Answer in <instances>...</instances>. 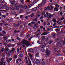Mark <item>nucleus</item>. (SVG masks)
<instances>
[{
    "label": "nucleus",
    "mask_w": 65,
    "mask_h": 65,
    "mask_svg": "<svg viewBox=\"0 0 65 65\" xmlns=\"http://www.w3.org/2000/svg\"><path fill=\"white\" fill-rule=\"evenodd\" d=\"M22 64L21 63H20L19 64H18V65H22Z\"/></svg>",
    "instance_id": "64"
},
{
    "label": "nucleus",
    "mask_w": 65,
    "mask_h": 65,
    "mask_svg": "<svg viewBox=\"0 0 65 65\" xmlns=\"http://www.w3.org/2000/svg\"><path fill=\"white\" fill-rule=\"evenodd\" d=\"M4 11L5 12H6V10H1V11Z\"/></svg>",
    "instance_id": "36"
},
{
    "label": "nucleus",
    "mask_w": 65,
    "mask_h": 65,
    "mask_svg": "<svg viewBox=\"0 0 65 65\" xmlns=\"http://www.w3.org/2000/svg\"><path fill=\"white\" fill-rule=\"evenodd\" d=\"M8 50L9 49L8 48H6V47L5 48V51H8Z\"/></svg>",
    "instance_id": "23"
},
{
    "label": "nucleus",
    "mask_w": 65,
    "mask_h": 65,
    "mask_svg": "<svg viewBox=\"0 0 65 65\" xmlns=\"http://www.w3.org/2000/svg\"><path fill=\"white\" fill-rule=\"evenodd\" d=\"M51 8H50L51 10V9H53L54 8V7H53L52 6H51Z\"/></svg>",
    "instance_id": "50"
},
{
    "label": "nucleus",
    "mask_w": 65,
    "mask_h": 65,
    "mask_svg": "<svg viewBox=\"0 0 65 65\" xmlns=\"http://www.w3.org/2000/svg\"><path fill=\"white\" fill-rule=\"evenodd\" d=\"M17 51L18 52V53L19 52V48L17 49Z\"/></svg>",
    "instance_id": "57"
},
{
    "label": "nucleus",
    "mask_w": 65,
    "mask_h": 65,
    "mask_svg": "<svg viewBox=\"0 0 65 65\" xmlns=\"http://www.w3.org/2000/svg\"><path fill=\"white\" fill-rule=\"evenodd\" d=\"M37 43L40 44H42L43 43L42 42V41L41 40H38L37 42Z\"/></svg>",
    "instance_id": "3"
},
{
    "label": "nucleus",
    "mask_w": 65,
    "mask_h": 65,
    "mask_svg": "<svg viewBox=\"0 0 65 65\" xmlns=\"http://www.w3.org/2000/svg\"><path fill=\"white\" fill-rule=\"evenodd\" d=\"M2 32L3 34H5L6 33L5 32V31H3Z\"/></svg>",
    "instance_id": "51"
},
{
    "label": "nucleus",
    "mask_w": 65,
    "mask_h": 65,
    "mask_svg": "<svg viewBox=\"0 0 65 65\" xmlns=\"http://www.w3.org/2000/svg\"><path fill=\"white\" fill-rule=\"evenodd\" d=\"M15 1H12L11 2V4H14V3H15Z\"/></svg>",
    "instance_id": "19"
},
{
    "label": "nucleus",
    "mask_w": 65,
    "mask_h": 65,
    "mask_svg": "<svg viewBox=\"0 0 65 65\" xmlns=\"http://www.w3.org/2000/svg\"><path fill=\"white\" fill-rule=\"evenodd\" d=\"M9 60H10V61H11V60H12V58H10L9 59Z\"/></svg>",
    "instance_id": "60"
},
{
    "label": "nucleus",
    "mask_w": 65,
    "mask_h": 65,
    "mask_svg": "<svg viewBox=\"0 0 65 65\" xmlns=\"http://www.w3.org/2000/svg\"><path fill=\"white\" fill-rule=\"evenodd\" d=\"M11 9L12 10H14L15 9V8H14V7H10Z\"/></svg>",
    "instance_id": "20"
},
{
    "label": "nucleus",
    "mask_w": 65,
    "mask_h": 65,
    "mask_svg": "<svg viewBox=\"0 0 65 65\" xmlns=\"http://www.w3.org/2000/svg\"><path fill=\"white\" fill-rule=\"evenodd\" d=\"M16 9L17 10H19V5L17 6H16Z\"/></svg>",
    "instance_id": "21"
},
{
    "label": "nucleus",
    "mask_w": 65,
    "mask_h": 65,
    "mask_svg": "<svg viewBox=\"0 0 65 65\" xmlns=\"http://www.w3.org/2000/svg\"><path fill=\"white\" fill-rule=\"evenodd\" d=\"M42 18H43L42 17H40V19H42Z\"/></svg>",
    "instance_id": "54"
},
{
    "label": "nucleus",
    "mask_w": 65,
    "mask_h": 65,
    "mask_svg": "<svg viewBox=\"0 0 65 65\" xmlns=\"http://www.w3.org/2000/svg\"><path fill=\"white\" fill-rule=\"evenodd\" d=\"M36 63H37V64H38V63H40V61L38 60H36Z\"/></svg>",
    "instance_id": "16"
},
{
    "label": "nucleus",
    "mask_w": 65,
    "mask_h": 65,
    "mask_svg": "<svg viewBox=\"0 0 65 65\" xmlns=\"http://www.w3.org/2000/svg\"><path fill=\"white\" fill-rule=\"evenodd\" d=\"M17 55H15L14 56V58L15 59H16V58H17Z\"/></svg>",
    "instance_id": "35"
},
{
    "label": "nucleus",
    "mask_w": 65,
    "mask_h": 65,
    "mask_svg": "<svg viewBox=\"0 0 65 65\" xmlns=\"http://www.w3.org/2000/svg\"><path fill=\"white\" fill-rule=\"evenodd\" d=\"M54 10L55 11H58V9H57V7H55L54 9Z\"/></svg>",
    "instance_id": "13"
},
{
    "label": "nucleus",
    "mask_w": 65,
    "mask_h": 65,
    "mask_svg": "<svg viewBox=\"0 0 65 65\" xmlns=\"http://www.w3.org/2000/svg\"><path fill=\"white\" fill-rule=\"evenodd\" d=\"M58 29H56V32H58Z\"/></svg>",
    "instance_id": "62"
},
{
    "label": "nucleus",
    "mask_w": 65,
    "mask_h": 65,
    "mask_svg": "<svg viewBox=\"0 0 65 65\" xmlns=\"http://www.w3.org/2000/svg\"><path fill=\"white\" fill-rule=\"evenodd\" d=\"M7 46H8V47H10V46L11 45H10V44H8L7 45Z\"/></svg>",
    "instance_id": "42"
},
{
    "label": "nucleus",
    "mask_w": 65,
    "mask_h": 65,
    "mask_svg": "<svg viewBox=\"0 0 65 65\" xmlns=\"http://www.w3.org/2000/svg\"><path fill=\"white\" fill-rule=\"evenodd\" d=\"M15 32H18V33H19L20 32V31L19 30L18 31H17L16 30H15L14 31Z\"/></svg>",
    "instance_id": "37"
},
{
    "label": "nucleus",
    "mask_w": 65,
    "mask_h": 65,
    "mask_svg": "<svg viewBox=\"0 0 65 65\" xmlns=\"http://www.w3.org/2000/svg\"><path fill=\"white\" fill-rule=\"evenodd\" d=\"M41 3L43 4H44L46 3V1H45V0H43Z\"/></svg>",
    "instance_id": "8"
},
{
    "label": "nucleus",
    "mask_w": 65,
    "mask_h": 65,
    "mask_svg": "<svg viewBox=\"0 0 65 65\" xmlns=\"http://www.w3.org/2000/svg\"><path fill=\"white\" fill-rule=\"evenodd\" d=\"M48 34V33L47 32H44L42 34V35H47Z\"/></svg>",
    "instance_id": "14"
},
{
    "label": "nucleus",
    "mask_w": 65,
    "mask_h": 65,
    "mask_svg": "<svg viewBox=\"0 0 65 65\" xmlns=\"http://www.w3.org/2000/svg\"><path fill=\"white\" fill-rule=\"evenodd\" d=\"M29 36H30V35H28L27 36V37H29Z\"/></svg>",
    "instance_id": "56"
},
{
    "label": "nucleus",
    "mask_w": 65,
    "mask_h": 65,
    "mask_svg": "<svg viewBox=\"0 0 65 65\" xmlns=\"http://www.w3.org/2000/svg\"><path fill=\"white\" fill-rule=\"evenodd\" d=\"M41 50L42 52H44L45 50H44V48L43 47H42L41 49Z\"/></svg>",
    "instance_id": "12"
},
{
    "label": "nucleus",
    "mask_w": 65,
    "mask_h": 65,
    "mask_svg": "<svg viewBox=\"0 0 65 65\" xmlns=\"http://www.w3.org/2000/svg\"><path fill=\"white\" fill-rule=\"evenodd\" d=\"M14 50H15V49L14 48H12V50L9 51V54H11V53H13V52L14 51Z\"/></svg>",
    "instance_id": "4"
},
{
    "label": "nucleus",
    "mask_w": 65,
    "mask_h": 65,
    "mask_svg": "<svg viewBox=\"0 0 65 65\" xmlns=\"http://www.w3.org/2000/svg\"><path fill=\"white\" fill-rule=\"evenodd\" d=\"M65 18H64V17H62V18H61L60 20H64V19H65Z\"/></svg>",
    "instance_id": "28"
},
{
    "label": "nucleus",
    "mask_w": 65,
    "mask_h": 65,
    "mask_svg": "<svg viewBox=\"0 0 65 65\" xmlns=\"http://www.w3.org/2000/svg\"><path fill=\"white\" fill-rule=\"evenodd\" d=\"M10 21H12V20H13V19L12 18H10Z\"/></svg>",
    "instance_id": "53"
},
{
    "label": "nucleus",
    "mask_w": 65,
    "mask_h": 65,
    "mask_svg": "<svg viewBox=\"0 0 65 65\" xmlns=\"http://www.w3.org/2000/svg\"><path fill=\"white\" fill-rule=\"evenodd\" d=\"M21 2L23 4L24 3V0H20Z\"/></svg>",
    "instance_id": "32"
},
{
    "label": "nucleus",
    "mask_w": 65,
    "mask_h": 65,
    "mask_svg": "<svg viewBox=\"0 0 65 65\" xmlns=\"http://www.w3.org/2000/svg\"><path fill=\"white\" fill-rule=\"evenodd\" d=\"M23 12V11L22 10H20L19 11V13H21V12Z\"/></svg>",
    "instance_id": "40"
},
{
    "label": "nucleus",
    "mask_w": 65,
    "mask_h": 65,
    "mask_svg": "<svg viewBox=\"0 0 65 65\" xmlns=\"http://www.w3.org/2000/svg\"><path fill=\"white\" fill-rule=\"evenodd\" d=\"M28 55L30 57V58L31 59H32V57H33L32 54H31L30 53H28Z\"/></svg>",
    "instance_id": "15"
},
{
    "label": "nucleus",
    "mask_w": 65,
    "mask_h": 65,
    "mask_svg": "<svg viewBox=\"0 0 65 65\" xmlns=\"http://www.w3.org/2000/svg\"><path fill=\"white\" fill-rule=\"evenodd\" d=\"M29 51L30 52H32L33 51V49H30L29 50Z\"/></svg>",
    "instance_id": "18"
},
{
    "label": "nucleus",
    "mask_w": 65,
    "mask_h": 65,
    "mask_svg": "<svg viewBox=\"0 0 65 65\" xmlns=\"http://www.w3.org/2000/svg\"><path fill=\"white\" fill-rule=\"evenodd\" d=\"M36 2V1H34L33 2V3L34 4H35Z\"/></svg>",
    "instance_id": "34"
},
{
    "label": "nucleus",
    "mask_w": 65,
    "mask_h": 65,
    "mask_svg": "<svg viewBox=\"0 0 65 65\" xmlns=\"http://www.w3.org/2000/svg\"><path fill=\"white\" fill-rule=\"evenodd\" d=\"M36 28H37V27L35 26L33 27V28L34 29H36Z\"/></svg>",
    "instance_id": "45"
},
{
    "label": "nucleus",
    "mask_w": 65,
    "mask_h": 65,
    "mask_svg": "<svg viewBox=\"0 0 65 65\" xmlns=\"http://www.w3.org/2000/svg\"><path fill=\"white\" fill-rule=\"evenodd\" d=\"M56 6L57 7H59V5L58 4H56Z\"/></svg>",
    "instance_id": "30"
},
{
    "label": "nucleus",
    "mask_w": 65,
    "mask_h": 65,
    "mask_svg": "<svg viewBox=\"0 0 65 65\" xmlns=\"http://www.w3.org/2000/svg\"><path fill=\"white\" fill-rule=\"evenodd\" d=\"M19 61H21V58H19L17 60H16V63L18 64V62H19Z\"/></svg>",
    "instance_id": "11"
},
{
    "label": "nucleus",
    "mask_w": 65,
    "mask_h": 65,
    "mask_svg": "<svg viewBox=\"0 0 65 65\" xmlns=\"http://www.w3.org/2000/svg\"><path fill=\"white\" fill-rule=\"evenodd\" d=\"M22 44H25L27 46H29L30 45V42H27V41L25 40L22 42Z\"/></svg>",
    "instance_id": "1"
},
{
    "label": "nucleus",
    "mask_w": 65,
    "mask_h": 65,
    "mask_svg": "<svg viewBox=\"0 0 65 65\" xmlns=\"http://www.w3.org/2000/svg\"><path fill=\"white\" fill-rule=\"evenodd\" d=\"M1 51L2 52H3V51H4V48H2V50H1Z\"/></svg>",
    "instance_id": "55"
},
{
    "label": "nucleus",
    "mask_w": 65,
    "mask_h": 65,
    "mask_svg": "<svg viewBox=\"0 0 65 65\" xmlns=\"http://www.w3.org/2000/svg\"><path fill=\"white\" fill-rule=\"evenodd\" d=\"M20 56L21 58L22 57H23V55H22V54H20Z\"/></svg>",
    "instance_id": "38"
},
{
    "label": "nucleus",
    "mask_w": 65,
    "mask_h": 65,
    "mask_svg": "<svg viewBox=\"0 0 65 65\" xmlns=\"http://www.w3.org/2000/svg\"><path fill=\"white\" fill-rule=\"evenodd\" d=\"M46 53L47 54V56H48V55H50V51L48 50L46 51Z\"/></svg>",
    "instance_id": "9"
},
{
    "label": "nucleus",
    "mask_w": 65,
    "mask_h": 65,
    "mask_svg": "<svg viewBox=\"0 0 65 65\" xmlns=\"http://www.w3.org/2000/svg\"><path fill=\"white\" fill-rule=\"evenodd\" d=\"M25 15H20V17H24Z\"/></svg>",
    "instance_id": "52"
},
{
    "label": "nucleus",
    "mask_w": 65,
    "mask_h": 65,
    "mask_svg": "<svg viewBox=\"0 0 65 65\" xmlns=\"http://www.w3.org/2000/svg\"><path fill=\"white\" fill-rule=\"evenodd\" d=\"M56 23H55L54 24H53V26H56Z\"/></svg>",
    "instance_id": "43"
},
{
    "label": "nucleus",
    "mask_w": 65,
    "mask_h": 65,
    "mask_svg": "<svg viewBox=\"0 0 65 65\" xmlns=\"http://www.w3.org/2000/svg\"><path fill=\"white\" fill-rule=\"evenodd\" d=\"M36 57H38V53H36L35 54Z\"/></svg>",
    "instance_id": "27"
},
{
    "label": "nucleus",
    "mask_w": 65,
    "mask_h": 65,
    "mask_svg": "<svg viewBox=\"0 0 65 65\" xmlns=\"http://www.w3.org/2000/svg\"><path fill=\"white\" fill-rule=\"evenodd\" d=\"M1 62H0V65H3V61H4V58H2L1 59Z\"/></svg>",
    "instance_id": "6"
},
{
    "label": "nucleus",
    "mask_w": 65,
    "mask_h": 65,
    "mask_svg": "<svg viewBox=\"0 0 65 65\" xmlns=\"http://www.w3.org/2000/svg\"><path fill=\"white\" fill-rule=\"evenodd\" d=\"M42 47H43V48H44V47H45V46H44V45H42Z\"/></svg>",
    "instance_id": "59"
},
{
    "label": "nucleus",
    "mask_w": 65,
    "mask_h": 65,
    "mask_svg": "<svg viewBox=\"0 0 65 65\" xmlns=\"http://www.w3.org/2000/svg\"><path fill=\"white\" fill-rule=\"evenodd\" d=\"M47 8L48 10H51V8H50V7H47Z\"/></svg>",
    "instance_id": "33"
},
{
    "label": "nucleus",
    "mask_w": 65,
    "mask_h": 65,
    "mask_svg": "<svg viewBox=\"0 0 65 65\" xmlns=\"http://www.w3.org/2000/svg\"><path fill=\"white\" fill-rule=\"evenodd\" d=\"M34 13H32V14L31 15V17H33V16H34Z\"/></svg>",
    "instance_id": "48"
},
{
    "label": "nucleus",
    "mask_w": 65,
    "mask_h": 65,
    "mask_svg": "<svg viewBox=\"0 0 65 65\" xmlns=\"http://www.w3.org/2000/svg\"><path fill=\"white\" fill-rule=\"evenodd\" d=\"M47 15H48L49 17H53L54 15L53 14H51V13H49L48 12L46 13Z\"/></svg>",
    "instance_id": "5"
},
{
    "label": "nucleus",
    "mask_w": 65,
    "mask_h": 65,
    "mask_svg": "<svg viewBox=\"0 0 65 65\" xmlns=\"http://www.w3.org/2000/svg\"><path fill=\"white\" fill-rule=\"evenodd\" d=\"M33 20L34 21H36V22H37V19H33Z\"/></svg>",
    "instance_id": "29"
},
{
    "label": "nucleus",
    "mask_w": 65,
    "mask_h": 65,
    "mask_svg": "<svg viewBox=\"0 0 65 65\" xmlns=\"http://www.w3.org/2000/svg\"><path fill=\"white\" fill-rule=\"evenodd\" d=\"M52 21L54 23H56V21L55 20V19H53Z\"/></svg>",
    "instance_id": "22"
},
{
    "label": "nucleus",
    "mask_w": 65,
    "mask_h": 65,
    "mask_svg": "<svg viewBox=\"0 0 65 65\" xmlns=\"http://www.w3.org/2000/svg\"><path fill=\"white\" fill-rule=\"evenodd\" d=\"M42 65H45V62H44L43 63Z\"/></svg>",
    "instance_id": "63"
},
{
    "label": "nucleus",
    "mask_w": 65,
    "mask_h": 65,
    "mask_svg": "<svg viewBox=\"0 0 65 65\" xmlns=\"http://www.w3.org/2000/svg\"><path fill=\"white\" fill-rule=\"evenodd\" d=\"M28 18H29V17H25V19H27Z\"/></svg>",
    "instance_id": "61"
},
{
    "label": "nucleus",
    "mask_w": 65,
    "mask_h": 65,
    "mask_svg": "<svg viewBox=\"0 0 65 65\" xmlns=\"http://www.w3.org/2000/svg\"><path fill=\"white\" fill-rule=\"evenodd\" d=\"M39 35V34H38L36 35V37H38V36Z\"/></svg>",
    "instance_id": "49"
},
{
    "label": "nucleus",
    "mask_w": 65,
    "mask_h": 65,
    "mask_svg": "<svg viewBox=\"0 0 65 65\" xmlns=\"http://www.w3.org/2000/svg\"><path fill=\"white\" fill-rule=\"evenodd\" d=\"M28 6L29 7H28V8H30L31 7V6H32V5L30 4L28 5Z\"/></svg>",
    "instance_id": "31"
},
{
    "label": "nucleus",
    "mask_w": 65,
    "mask_h": 65,
    "mask_svg": "<svg viewBox=\"0 0 65 65\" xmlns=\"http://www.w3.org/2000/svg\"><path fill=\"white\" fill-rule=\"evenodd\" d=\"M14 5L15 7H16V6L17 7V6H18L17 3H15Z\"/></svg>",
    "instance_id": "26"
},
{
    "label": "nucleus",
    "mask_w": 65,
    "mask_h": 65,
    "mask_svg": "<svg viewBox=\"0 0 65 65\" xmlns=\"http://www.w3.org/2000/svg\"><path fill=\"white\" fill-rule=\"evenodd\" d=\"M7 56L8 57H9V56H10V54H7Z\"/></svg>",
    "instance_id": "44"
},
{
    "label": "nucleus",
    "mask_w": 65,
    "mask_h": 65,
    "mask_svg": "<svg viewBox=\"0 0 65 65\" xmlns=\"http://www.w3.org/2000/svg\"><path fill=\"white\" fill-rule=\"evenodd\" d=\"M11 14H15V12H12L11 13Z\"/></svg>",
    "instance_id": "25"
},
{
    "label": "nucleus",
    "mask_w": 65,
    "mask_h": 65,
    "mask_svg": "<svg viewBox=\"0 0 65 65\" xmlns=\"http://www.w3.org/2000/svg\"><path fill=\"white\" fill-rule=\"evenodd\" d=\"M52 42H50L48 43V44H51L52 43Z\"/></svg>",
    "instance_id": "58"
},
{
    "label": "nucleus",
    "mask_w": 65,
    "mask_h": 65,
    "mask_svg": "<svg viewBox=\"0 0 65 65\" xmlns=\"http://www.w3.org/2000/svg\"><path fill=\"white\" fill-rule=\"evenodd\" d=\"M37 25H38V23H36L34 24V26H37Z\"/></svg>",
    "instance_id": "41"
},
{
    "label": "nucleus",
    "mask_w": 65,
    "mask_h": 65,
    "mask_svg": "<svg viewBox=\"0 0 65 65\" xmlns=\"http://www.w3.org/2000/svg\"><path fill=\"white\" fill-rule=\"evenodd\" d=\"M35 23L34 22H31V23L32 24H34Z\"/></svg>",
    "instance_id": "39"
},
{
    "label": "nucleus",
    "mask_w": 65,
    "mask_h": 65,
    "mask_svg": "<svg viewBox=\"0 0 65 65\" xmlns=\"http://www.w3.org/2000/svg\"><path fill=\"white\" fill-rule=\"evenodd\" d=\"M5 9L6 10H8L9 9V8L7 7H5Z\"/></svg>",
    "instance_id": "24"
},
{
    "label": "nucleus",
    "mask_w": 65,
    "mask_h": 65,
    "mask_svg": "<svg viewBox=\"0 0 65 65\" xmlns=\"http://www.w3.org/2000/svg\"><path fill=\"white\" fill-rule=\"evenodd\" d=\"M19 7H20L21 9H26L27 8V6H25L23 7L22 5H19Z\"/></svg>",
    "instance_id": "2"
},
{
    "label": "nucleus",
    "mask_w": 65,
    "mask_h": 65,
    "mask_svg": "<svg viewBox=\"0 0 65 65\" xmlns=\"http://www.w3.org/2000/svg\"><path fill=\"white\" fill-rule=\"evenodd\" d=\"M43 4H42V3H41L40 4L38 5V7L39 8L40 7H41L42 6Z\"/></svg>",
    "instance_id": "7"
},
{
    "label": "nucleus",
    "mask_w": 65,
    "mask_h": 65,
    "mask_svg": "<svg viewBox=\"0 0 65 65\" xmlns=\"http://www.w3.org/2000/svg\"><path fill=\"white\" fill-rule=\"evenodd\" d=\"M28 60L29 63H30L28 64V65H32V64H31V61L30 60V58L28 59Z\"/></svg>",
    "instance_id": "10"
},
{
    "label": "nucleus",
    "mask_w": 65,
    "mask_h": 65,
    "mask_svg": "<svg viewBox=\"0 0 65 65\" xmlns=\"http://www.w3.org/2000/svg\"><path fill=\"white\" fill-rule=\"evenodd\" d=\"M4 39H5V40H6V37H4Z\"/></svg>",
    "instance_id": "46"
},
{
    "label": "nucleus",
    "mask_w": 65,
    "mask_h": 65,
    "mask_svg": "<svg viewBox=\"0 0 65 65\" xmlns=\"http://www.w3.org/2000/svg\"><path fill=\"white\" fill-rule=\"evenodd\" d=\"M60 14L62 16L63 15V12H61L60 13Z\"/></svg>",
    "instance_id": "47"
},
{
    "label": "nucleus",
    "mask_w": 65,
    "mask_h": 65,
    "mask_svg": "<svg viewBox=\"0 0 65 65\" xmlns=\"http://www.w3.org/2000/svg\"><path fill=\"white\" fill-rule=\"evenodd\" d=\"M37 7H35L33 9V10H34V11H36V10H37Z\"/></svg>",
    "instance_id": "17"
}]
</instances>
